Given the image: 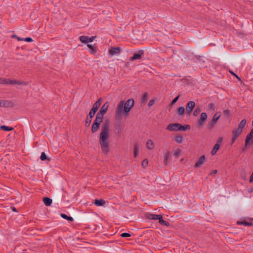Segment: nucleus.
<instances>
[{
    "label": "nucleus",
    "instance_id": "nucleus-18",
    "mask_svg": "<svg viewBox=\"0 0 253 253\" xmlns=\"http://www.w3.org/2000/svg\"><path fill=\"white\" fill-rule=\"evenodd\" d=\"M219 147H220V145L218 143L215 144L211 151V154L212 155H215L216 154V152L219 150Z\"/></svg>",
    "mask_w": 253,
    "mask_h": 253
},
{
    "label": "nucleus",
    "instance_id": "nucleus-36",
    "mask_svg": "<svg viewBox=\"0 0 253 253\" xmlns=\"http://www.w3.org/2000/svg\"><path fill=\"white\" fill-rule=\"evenodd\" d=\"M40 159L42 161L46 160L47 158L46 157V155L44 152H42L41 154V156L40 157Z\"/></svg>",
    "mask_w": 253,
    "mask_h": 253
},
{
    "label": "nucleus",
    "instance_id": "nucleus-38",
    "mask_svg": "<svg viewBox=\"0 0 253 253\" xmlns=\"http://www.w3.org/2000/svg\"><path fill=\"white\" fill-rule=\"evenodd\" d=\"M169 152H168L165 156V163L166 164L168 162V160L169 159Z\"/></svg>",
    "mask_w": 253,
    "mask_h": 253
},
{
    "label": "nucleus",
    "instance_id": "nucleus-55",
    "mask_svg": "<svg viewBox=\"0 0 253 253\" xmlns=\"http://www.w3.org/2000/svg\"><path fill=\"white\" fill-rule=\"evenodd\" d=\"M213 106V105L212 104H211L210 105V107H211V108H212Z\"/></svg>",
    "mask_w": 253,
    "mask_h": 253
},
{
    "label": "nucleus",
    "instance_id": "nucleus-29",
    "mask_svg": "<svg viewBox=\"0 0 253 253\" xmlns=\"http://www.w3.org/2000/svg\"><path fill=\"white\" fill-rule=\"evenodd\" d=\"M175 140L177 143L180 144L183 141V137L180 135H177L175 137Z\"/></svg>",
    "mask_w": 253,
    "mask_h": 253
},
{
    "label": "nucleus",
    "instance_id": "nucleus-30",
    "mask_svg": "<svg viewBox=\"0 0 253 253\" xmlns=\"http://www.w3.org/2000/svg\"><path fill=\"white\" fill-rule=\"evenodd\" d=\"M0 128L1 129L4 130V131H7L12 130L13 129V127H9L8 126H0Z\"/></svg>",
    "mask_w": 253,
    "mask_h": 253
},
{
    "label": "nucleus",
    "instance_id": "nucleus-17",
    "mask_svg": "<svg viewBox=\"0 0 253 253\" xmlns=\"http://www.w3.org/2000/svg\"><path fill=\"white\" fill-rule=\"evenodd\" d=\"M42 200L44 204L46 206H50L52 203V199L48 197L43 198Z\"/></svg>",
    "mask_w": 253,
    "mask_h": 253
},
{
    "label": "nucleus",
    "instance_id": "nucleus-43",
    "mask_svg": "<svg viewBox=\"0 0 253 253\" xmlns=\"http://www.w3.org/2000/svg\"><path fill=\"white\" fill-rule=\"evenodd\" d=\"M179 95H178L177 96H176V97H175L173 100H172V104H174L178 99L179 98Z\"/></svg>",
    "mask_w": 253,
    "mask_h": 253
},
{
    "label": "nucleus",
    "instance_id": "nucleus-51",
    "mask_svg": "<svg viewBox=\"0 0 253 253\" xmlns=\"http://www.w3.org/2000/svg\"><path fill=\"white\" fill-rule=\"evenodd\" d=\"M90 124H89V120H87V118H86V121L85 123L86 126H89Z\"/></svg>",
    "mask_w": 253,
    "mask_h": 253
},
{
    "label": "nucleus",
    "instance_id": "nucleus-7",
    "mask_svg": "<svg viewBox=\"0 0 253 253\" xmlns=\"http://www.w3.org/2000/svg\"><path fill=\"white\" fill-rule=\"evenodd\" d=\"M109 107V104L108 102H106L101 107L99 112L97 113L103 116V115L106 112Z\"/></svg>",
    "mask_w": 253,
    "mask_h": 253
},
{
    "label": "nucleus",
    "instance_id": "nucleus-42",
    "mask_svg": "<svg viewBox=\"0 0 253 253\" xmlns=\"http://www.w3.org/2000/svg\"><path fill=\"white\" fill-rule=\"evenodd\" d=\"M12 38H16L17 39V40L19 41H23V40H24V38H20V37H17L16 35H13L12 36Z\"/></svg>",
    "mask_w": 253,
    "mask_h": 253
},
{
    "label": "nucleus",
    "instance_id": "nucleus-40",
    "mask_svg": "<svg viewBox=\"0 0 253 253\" xmlns=\"http://www.w3.org/2000/svg\"><path fill=\"white\" fill-rule=\"evenodd\" d=\"M121 237L124 238L128 237L130 236V234L128 233H123L121 235Z\"/></svg>",
    "mask_w": 253,
    "mask_h": 253
},
{
    "label": "nucleus",
    "instance_id": "nucleus-6",
    "mask_svg": "<svg viewBox=\"0 0 253 253\" xmlns=\"http://www.w3.org/2000/svg\"><path fill=\"white\" fill-rule=\"evenodd\" d=\"M143 51L142 50L139 51L138 52H135L133 54L132 57L130 58L131 61L136 60L138 59H140L141 58L142 56L143 55Z\"/></svg>",
    "mask_w": 253,
    "mask_h": 253
},
{
    "label": "nucleus",
    "instance_id": "nucleus-15",
    "mask_svg": "<svg viewBox=\"0 0 253 253\" xmlns=\"http://www.w3.org/2000/svg\"><path fill=\"white\" fill-rule=\"evenodd\" d=\"M253 138V128L251 130L250 134H249L247 136V138L246 140V143H245L246 146H247L249 144L250 141Z\"/></svg>",
    "mask_w": 253,
    "mask_h": 253
},
{
    "label": "nucleus",
    "instance_id": "nucleus-33",
    "mask_svg": "<svg viewBox=\"0 0 253 253\" xmlns=\"http://www.w3.org/2000/svg\"><path fill=\"white\" fill-rule=\"evenodd\" d=\"M87 46L90 49V52L91 53L93 54L95 52V50L94 48V47H93L92 45L88 44Z\"/></svg>",
    "mask_w": 253,
    "mask_h": 253
},
{
    "label": "nucleus",
    "instance_id": "nucleus-16",
    "mask_svg": "<svg viewBox=\"0 0 253 253\" xmlns=\"http://www.w3.org/2000/svg\"><path fill=\"white\" fill-rule=\"evenodd\" d=\"M146 147L149 150H152L154 148V143L151 139L147 140Z\"/></svg>",
    "mask_w": 253,
    "mask_h": 253
},
{
    "label": "nucleus",
    "instance_id": "nucleus-50",
    "mask_svg": "<svg viewBox=\"0 0 253 253\" xmlns=\"http://www.w3.org/2000/svg\"><path fill=\"white\" fill-rule=\"evenodd\" d=\"M222 138H221V137L219 138L217 140V143H218L220 145V143L222 142Z\"/></svg>",
    "mask_w": 253,
    "mask_h": 253
},
{
    "label": "nucleus",
    "instance_id": "nucleus-21",
    "mask_svg": "<svg viewBox=\"0 0 253 253\" xmlns=\"http://www.w3.org/2000/svg\"><path fill=\"white\" fill-rule=\"evenodd\" d=\"M185 112V109L183 106L180 107L177 110V113L179 116H182Z\"/></svg>",
    "mask_w": 253,
    "mask_h": 253
},
{
    "label": "nucleus",
    "instance_id": "nucleus-31",
    "mask_svg": "<svg viewBox=\"0 0 253 253\" xmlns=\"http://www.w3.org/2000/svg\"><path fill=\"white\" fill-rule=\"evenodd\" d=\"M201 109L199 107H197L193 112V116L196 117L200 113Z\"/></svg>",
    "mask_w": 253,
    "mask_h": 253
},
{
    "label": "nucleus",
    "instance_id": "nucleus-13",
    "mask_svg": "<svg viewBox=\"0 0 253 253\" xmlns=\"http://www.w3.org/2000/svg\"><path fill=\"white\" fill-rule=\"evenodd\" d=\"M103 119V116L97 114L96 116L95 119L93 122V123H95L96 124H98L100 125V123L102 122Z\"/></svg>",
    "mask_w": 253,
    "mask_h": 253
},
{
    "label": "nucleus",
    "instance_id": "nucleus-2",
    "mask_svg": "<svg viewBox=\"0 0 253 253\" xmlns=\"http://www.w3.org/2000/svg\"><path fill=\"white\" fill-rule=\"evenodd\" d=\"M109 123L106 122L102 126L99 135V143L102 152L105 154L109 151Z\"/></svg>",
    "mask_w": 253,
    "mask_h": 253
},
{
    "label": "nucleus",
    "instance_id": "nucleus-11",
    "mask_svg": "<svg viewBox=\"0 0 253 253\" xmlns=\"http://www.w3.org/2000/svg\"><path fill=\"white\" fill-rule=\"evenodd\" d=\"M205 161V156L204 155L201 156L199 158L198 161L195 164V165L194 166L195 167V168L199 167L202 164H203L204 163Z\"/></svg>",
    "mask_w": 253,
    "mask_h": 253
},
{
    "label": "nucleus",
    "instance_id": "nucleus-35",
    "mask_svg": "<svg viewBox=\"0 0 253 253\" xmlns=\"http://www.w3.org/2000/svg\"><path fill=\"white\" fill-rule=\"evenodd\" d=\"M238 223L239 224H242V225H245V226H249V225H250L249 222L248 220H244V221H241V222H238Z\"/></svg>",
    "mask_w": 253,
    "mask_h": 253
},
{
    "label": "nucleus",
    "instance_id": "nucleus-44",
    "mask_svg": "<svg viewBox=\"0 0 253 253\" xmlns=\"http://www.w3.org/2000/svg\"><path fill=\"white\" fill-rule=\"evenodd\" d=\"M154 102H155V101H154V99H152V100H151L150 101H149V103H148V105H149V106H152V105L154 104Z\"/></svg>",
    "mask_w": 253,
    "mask_h": 253
},
{
    "label": "nucleus",
    "instance_id": "nucleus-53",
    "mask_svg": "<svg viewBox=\"0 0 253 253\" xmlns=\"http://www.w3.org/2000/svg\"><path fill=\"white\" fill-rule=\"evenodd\" d=\"M237 139V138H235V137L233 136L232 139V144H233L235 140Z\"/></svg>",
    "mask_w": 253,
    "mask_h": 253
},
{
    "label": "nucleus",
    "instance_id": "nucleus-39",
    "mask_svg": "<svg viewBox=\"0 0 253 253\" xmlns=\"http://www.w3.org/2000/svg\"><path fill=\"white\" fill-rule=\"evenodd\" d=\"M148 164V162L147 160H144L142 162V166L143 168H146Z\"/></svg>",
    "mask_w": 253,
    "mask_h": 253
},
{
    "label": "nucleus",
    "instance_id": "nucleus-20",
    "mask_svg": "<svg viewBox=\"0 0 253 253\" xmlns=\"http://www.w3.org/2000/svg\"><path fill=\"white\" fill-rule=\"evenodd\" d=\"M195 106V103L193 101H189L186 104V107L192 110L194 109Z\"/></svg>",
    "mask_w": 253,
    "mask_h": 253
},
{
    "label": "nucleus",
    "instance_id": "nucleus-46",
    "mask_svg": "<svg viewBox=\"0 0 253 253\" xmlns=\"http://www.w3.org/2000/svg\"><path fill=\"white\" fill-rule=\"evenodd\" d=\"M61 216L62 218H64V219H67V218H68V215H66V214H64V213H62V214H61Z\"/></svg>",
    "mask_w": 253,
    "mask_h": 253
},
{
    "label": "nucleus",
    "instance_id": "nucleus-41",
    "mask_svg": "<svg viewBox=\"0 0 253 253\" xmlns=\"http://www.w3.org/2000/svg\"><path fill=\"white\" fill-rule=\"evenodd\" d=\"M23 41L27 42H32L33 41V39L31 38H24Z\"/></svg>",
    "mask_w": 253,
    "mask_h": 253
},
{
    "label": "nucleus",
    "instance_id": "nucleus-26",
    "mask_svg": "<svg viewBox=\"0 0 253 253\" xmlns=\"http://www.w3.org/2000/svg\"><path fill=\"white\" fill-rule=\"evenodd\" d=\"M180 130L185 131L187 130H189L190 129V126L189 125H186L184 126H182L180 124Z\"/></svg>",
    "mask_w": 253,
    "mask_h": 253
},
{
    "label": "nucleus",
    "instance_id": "nucleus-34",
    "mask_svg": "<svg viewBox=\"0 0 253 253\" xmlns=\"http://www.w3.org/2000/svg\"><path fill=\"white\" fill-rule=\"evenodd\" d=\"M148 98V93H144L143 95L142 96L141 99H142V101L146 102Z\"/></svg>",
    "mask_w": 253,
    "mask_h": 253
},
{
    "label": "nucleus",
    "instance_id": "nucleus-10",
    "mask_svg": "<svg viewBox=\"0 0 253 253\" xmlns=\"http://www.w3.org/2000/svg\"><path fill=\"white\" fill-rule=\"evenodd\" d=\"M109 51L111 55H116L120 52V49L119 47H112Z\"/></svg>",
    "mask_w": 253,
    "mask_h": 253
},
{
    "label": "nucleus",
    "instance_id": "nucleus-14",
    "mask_svg": "<svg viewBox=\"0 0 253 253\" xmlns=\"http://www.w3.org/2000/svg\"><path fill=\"white\" fill-rule=\"evenodd\" d=\"M160 214H155L152 213H147L146 217L147 218L153 220H157L159 217Z\"/></svg>",
    "mask_w": 253,
    "mask_h": 253
},
{
    "label": "nucleus",
    "instance_id": "nucleus-1",
    "mask_svg": "<svg viewBox=\"0 0 253 253\" xmlns=\"http://www.w3.org/2000/svg\"><path fill=\"white\" fill-rule=\"evenodd\" d=\"M134 104L133 99H129L126 102L124 100L119 102L115 110L116 119L120 120L123 115L127 116Z\"/></svg>",
    "mask_w": 253,
    "mask_h": 253
},
{
    "label": "nucleus",
    "instance_id": "nucleus-47",
    "mask_svg": "<svg viewBox=\"0 0 253 253\" xmlns=\"http://www.w3.org/2000/svg\"><path fill=\"white\" fill-rule=\"evenodd\" d=\"M250 225H253V218L250 219L248 220Z\"/></svg>",
    "mask_w": 253,
    "mask_h": 253
},
{
    "label": "nucleus",
    "instance_id": "nucleus-4",
    "mask_svg": "<svg viewBox=\"0 0 253 253\" xmlns=\"http://www.w3.org/2000/svg\"><path fill=\"white\" fill-rule=\"evenodd\" d=\"M180 124H170L167 126V129L171 131H180Z\"/></svg>",
    "mask_w": 253,
    "mask_h": 253
},
{
    "label": "nucleus",
    "instance_id": "nucleus-12",
    "mask_svg": "<svg viewBox=\"0 0 253 253\" xmlns=\"http://www.w3.org/2000/svg\"><path fill=\"white\" fill-rule=\"evenodd\" d=\"M102 102V99L99 98L93 105V107L91 109L96 112L100 106Z\"/></svg>",
    "mask_w": 253,
    "mask_h": 253
},
{
    "label": "nucleus",
    "instance_id": "nucleus-9",
    "mask_svg": "<svg viewBox=\"0 0 253 253\" xmlns=\"http://www.w3.org/2000/svg\"><path fill=\"white\" fill-rule=\"evenodd\" d=\"M220 117V113L219 112H216L213 116L211 122V126H212L214 124L217 122Z\"/></svg>",
    "mask_w": 253,
    "mask_h": 253
},
{
    "label": "nucleus",
    "instance_id": "nucleus-28",
    "mask_svg": "<svg viewBox=\"0 0 253 253\" xmlns=\"http://www.w3.org/2000/svg\"><path fill=\"white\" fill-rule=\"evenodd\" d=\"M159 218L158 219L159 220V223L162 225H167L168 224V222L164 221L163 219V216L162 215L160 214V216L159 217Z\"/></svg>",
    "mask_w": 253,
    "mask_h": 253
},
{
    "label": "nucleus",
    "instance_id": "nucleus-32",
    "mask_svg": "<svg viewBox=\"0 0 253 253\" xmlns=\"http://www.w3.org/2000/svg\"><path fill=\"white\" fill-rule=\"evenodd\" d=\"M134 156L137 157L139 153V149L137 146H135L134 147Z\"/></svg>",
    "mask_w": 253,
    "mask_h": 253
},
{
    "label": "nucleus",
    "instance_id": "nucleus-52",
    "mask_svg": "<svg viewBox=\"0 0 253 253\" xmlns=\"http://www.w3.org/2000/svg\"><path fill=\"white\" fill-rule=\"evenodd\" d=\"M217 170L216 169H214L213 170H212V171L211 173V174H216L217 173Z\"/></svg>",
    "mask_w": 253,
    "mask_h": 253
},
{
    "label": "nucleus",
    "instance_id": "nucleus-37",
    "mask_svg": "<svg viewBox=\"0 0 253 253\" xmlns=\"http://www.w3.org/2000/svg\"><path fill=\"white\" fill-rule=\"evenodd\" d=\"M180 153H181V150L180 149H178L174 152L173 155L175 157H177Z\"/></svg>",
    "mask_w": 253,
    "mask_h": 253
},
{
    "label": "nucleus",
    "instance_id": "nucleus-49",
    "mask_svg": "<svg viewBox=\"0 0 253 253\" xmlns=\"http://www.w3.org/2000/svg\"><path fill=\"white\" fill-rule=\"evenodd\" d=\"M192 110L191 109H188V108L186 107V113L188 114V115H190L192 112Z\"/></svg>",
    "mask_w": 253,
    "mask_h": 253
},
{
    "label": "nucleus",
    "instance_id": "nucleus-45",
    "mask_svg": "<svg viewBox=\"0 0 253 253\" xmlns=\"http://www.w3.org/2000/svg\"><path fill=\"white\" fill-rule=\"evenodd\" d=\"M230 73L232 74L236 78H237V79H240L239 78V77L236 75L234 73H233V72L230 71Z\"/></svg>",
    "mask_w": 253,
    "mask_h": 253
},
{
    "label": "nucleus",
    "instance_id": "nucleus-8",
    "mask_svg": "<svg viewBox=\"0 0 253 253\" xmlns=\"http://www.w3.org/2000/svg\"><path fill=\"white\" fill-rule=\"evenodd\" d=\"M12 105V103L9 101L0 100V107H10Z\"/></svg>",
    "mask_w": 253,
    "mask_h": 253
},
{
    "label": "nucleus",
    "instance_id": "nucleus-24",
    "mask_svg": "<svg viewBox=\"0 0 253 253\" xmlns=\"http://www.w3.org/2000/svg\"><path fill=\"white\" fill-rule=\"evenodd\" d=\"M100 125L93 123L91 127V131L92 133H94L97 131Z\"/></svg>",
    "mask_w": 253,
    "mask_h": 253
},
{
    "label": "nucleus",
    "instance_id": "nucleus-54",
    "mask_svg": "<svg viewBox=\"0 0 253 253\" xmlns=\"http://www.w3.org/2000/svg\"><path fill=\"white\" fill-rule=\"evenodd\" d=\"M67 219L69 221H73V217H69V216H68V218H67Z\"/></svg>",
    "mask_w": 253,
    "mask_h": 253
},
{
    "label": "nucleus",
    "instance_id": "nucleus-5",
    "mask_svg": "<svg viewBox=\"0 0 253 253\" xmlns=\"http://www.w3.org/2000/svg\"><path fill=\"white\" fill-rule=\"evenodd\" d=\"M208 116L206 113H202L200 115V118L198 119V123L199 125L202 127L206 120L207 119Z\"/></svg>",
    "mask_w": 253,
    "mask_h": 253
},
{
    "label": "nucleus",
    "instance_id": "nucleus-23",
    "mask_svg": "<svg viewBox=\"0 0 253 253\" xmlns=\"http://www.w3.org/2000/svg\"><path fill=\"white\" fill-rule=\"evenodd\" d=\"M246 124V120L245 119H243L240 123L238 128L240 130H242L243 128L245 127Z\"/></svg>",
    "mask_w": 253,
    "mask_h": 253
},
{
    "label": "nucleus",
    "instance_id": "nucleus-25",
    "mask_svg": "<svg viewBox=\"0 0 253 253\" xmlns=\"http://www.w3.org/2000/svg\"><path fill=\"white\" fill-rule=\"evenodd\" d=\"M242 131V130H240L238 128H237V129H235L233 131V136L235 137V138H237V137L241 133Z\"/></svg>",
    "mask_w": 253,
    "mask_h": 253
},
{
    "label": "nucleus",
    "instance_id": "nucleus-27",
    "mask_svg": "<svg viewBox=\"0 0 253 253\" xmlns=\"http://www.w3.org/2000/svg\"><path fill=\"white\" fill-rule=\"evenodd\" d=\"M89 37L84 36H82L80 37V40L81 42L84 43L88 42Z\"/></svg>",
    "mask_w": 253,
    "mask_h": 253
},
{
    "label": "nucleus",
    "instance_id": "nucleus-3",
    "mask_svg": "<svg viewBox=\"0 0 253 253\" xmlns=\"http://www.w3.org/2000/svg\"><path fill=\"white\" fill-rule=\"evenodd\" d=\"M1 82H0V83L5 84H9L12 85H21L25 84V83H24L21 80H1Z\"/></svg>",
    "mask_w": 253,
    "mask_h": 253
},
{
    "label": "nucleus",
    "instance_id": "nucleus-19",
    "mask_svg": "<svg viewBox=\"0 0 253 253\" xmlns=\"http://www.w3.org/2000/svg\"><path fill=\"white\" fill-rule=\"evenodd\" d=\"M96 112H95V111H94L92 109H91V110L90 111L88 116L87 117V120H89V124H90L91 121V119L94 116Z\"/></svg>",
    "mask_w": 253,
    "mask_h": 253
},
{
    "label": "nucleus",
    "instance_id": "nucleus-22",
    "mask_svg": "<svg viewBox=\"0 0 253 253\" xmlns=\"http://www.w3.org/2000/svg\"><path fill=\"white\" fill-rule=\"evenodd\" d=\"M94 204L97 206H102L105 204V201L101 199V200H97L96 199L94 201Z\"/></svg>",
    "mask_w": 253,
    "mask_h": 253
},
{
    "label": "nucleus",
    "instance_id": "nucleus-48",
    "mask_svg": "<svg viewBox=\"0 0 253 253\" xmlns=\"http://www.w3.org/2000/svg\"><path fill=\"white\" fill-rule=\"evenodd\" d=\"M94 38H95V37H91L89 38L88 42H93L94 39Z\"/></svg>",
    "mask_w": 253,
    "mask_h": 253
}]
</instances>
